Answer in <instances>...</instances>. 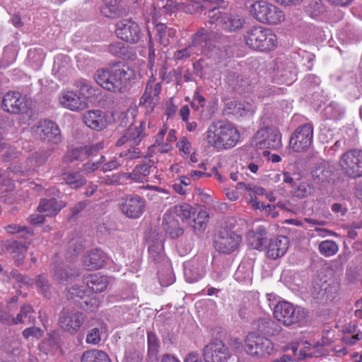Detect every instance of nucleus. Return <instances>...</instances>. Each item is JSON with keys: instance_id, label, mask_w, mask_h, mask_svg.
<instances>
[{"instance_id": "25", "label": "nucleus", "mask_w": 362, "mask_h": 362, "mask_svg": "<svg viewBox=\"0 0 362 362\" xmlns=\"http://www.w3.org/2000/svg\"><path fill=\"white\" fill-rule=\"evenodd\" d=\"M83 121L88 127L100 130L107 126V115L100 110H89L83 114Z\"/></svg>"}, {"instance_id": "43", "label": "nucleus", "mask_w": 362, "mask_h": 362, "mask_svg": "<svg viewBox=\"0 0 362 362\" xmlns=\"http://www.w3.org/2000/svg\"><path fill=\"white\" fill-rule=\"evenodd\" d=\"M209 219V214L204 210H200L194 218L193 228L197 232H202L206 228Z\"/></svg>"}, {"instance_id": "52", "label": "nucleus", "mask_w": 362, "mask_h": 362, "mask_svg": "<svg viewBox=\"0 0 362 362\" xmlns=\"http://www.w3.org/2000/svg\"><path fill=\"white\" fill-rule=\"evenodd\" d=\"M145 188L150 190V192L146 194L147 198L154 202H158L160 199L157 192L163 193L164 194H168L166 189L156 186L147 185Z\"/></svg>"}, {"instance_id": "47", "label": "nucleus", "mask_w": 362, "mask_h": 362, "mask_svg": "<svg viewBox=\"0 0 362 362\" xmlns=\"http://www.w3.org/2000/svg\"><path fill=\"white\" fill-rule=\"evenodd\" d=\"M76 87L78 88L79 95L81 97H85L87 100L88 98L91 97L95 94V89L91 86L90 83L85 79H80L76 83Z\"/></svg>"}, {"instance_id": "8", "label": "nucleus", "mask_w": 362, "mask_h": 362, "mask_svg": "<svg viewBox=\"0 0 362 362\" xmlns=\"http://www.w3.org/2000/svg\"><path fill=\"white\" fill-rule=\"evenodd\" d=\"M341 173L349 178L362 177V151L351 149L344 153L339 160Z\"/></svg>"}, {"instance_id": "13", "label": "nucleus", "mask_w": 362, "mask_h": 362, "mask_svg": "<svg viewBox=\"0 0 362 362\" xmlns=\"http://www.w3.org/2000/svg\"><path fill=\"white\" fill-rule=\"evenodd\" d=\"M33 133L43 141L58 144L62 140L58 126L49 119L41 120L32 127Z\"/></svg>"}, {"instance_id": "58", "label": "nucleus", "mask_w": 362, "mask_h": 362, "mask_svg": "<svg viewBox=\"0 0 362 362\" xmlns=\"http://www.w3.org/2000/svg\"><path fill=\"white\" fill-rule=\"evenodd\" d=\"M148 346L149 351L156 353L159 346V341L156 335L153 332H148L147 336Z\"/></svg>"}, {"instance_id": "16", "label": "nucleus", "mask_w": 362, "mask_h": 362, "mask_svg": "<svg viewBox=\"0 0 362 362\" xmlns=\"http://www.w3.org/2000/svg\"><path fill=\"white\" fill-rule=\"evenodd\" d=\"M49 154L47 152H36L33 153L23 165L13 163L10 169L14 174L30 175L37 168L46 163Z\"/></svg>"}, {"instance_id": "29", "label": "nucleus", "mask_w": 362, "mask_h": 362, "mask_svg": "<svg viewBox=\"0 0 362 362\" xmlns=\"http://www.w3.org/2000/svg\"><path fill=\"white\" fill-rule=\"evenodd\" d=\"M253 327L256 330L268 335H275L281 330V327L269 317L259 318L255 321Z\"/></svg>"}, {"instance_id": "23", "label": "nucleus", "mask_w": 362, "mask_h": 362, "mask_svg": "<svg viewBox=\"0 0 362 362\" xmlns=\"http://www.w3.org/2000/svg\"><path fill=\"white\" fill-rule=\"evenodd\" d=\"M95 148V151H100L104 147L103 141H99L95 144L86 146L84 147L74 148L65 155L63 160L65 163H70L75 160H83L87 157L92 156V148Z\"/></svg>"}, {"instance_id": "33", "label": "nucleus", "mask_w": 362, "mask_h": 362, "mask_svg": "<svg viewBox=\"0 0 362 362\" xmlns=\"http://www.w3.org/2000/svg\"><path fill=\"white\" fill-rule=\"evenodd\" d=\"M65 206L66 204L63 201L58 202L55 199H43L37 209L40 212L46 213L47 216H54Z\"/></svg>"}, {"instance_id": "32", "label": "nucleus", "mask_w": 362, "mask_h": 362, "mask_svg": "<svg viewBox=\"0 0 362 362\" xmlns=\"http://www.w3.org/2000/svg\"><path fill=\"white\" fill-rule=\"evenodd\" d=\"M332 175L327 163L322 162L317 165L311 172L313 180L317 184H322L329 182Z\"/></svg>"}, {"instance_id": "21", "label": "nucleus", "mask_w": 362, "mask_h": 362, "mask_svg": "<svg viewBox=\"0 0 362 362\" xmlns=\"http://www.w3.org/2000/svg\"><path fill=\"white\" fill-rule=\"evenodd\" d=\"M207 261L204 257H197L184 264V274L186 281L192 283L199 281L205 274Z\"/></svg>"}, {"instance_id": "3", "label": "nucleus", "mask_w": 362, "mask_h": 362, "mask_svg": "<svg viewBox=\"0 0 362 362\" xmlns=\"http://www.w3.org/2000/svg\"><path fill=\"white\" fill-rule=\"evenodd\" d=\"M245 41L253 49L269 51L276 47L277 37L269 28L254 26L245 35Z\"/></svg>"}, {"instance_id": "51", "label": "nucleus", "mask_w": 362, "mask_h": 362, "mask_svg": "<svg viewBox=\"0 0 362 362\" xmlns=\"http://www.w3.org/2000/svg\"><path fill=\"white\" fill-rule=\"evenodd\" d=\"M306 11L312 18L320 16L325 11V7L321 0L312 1L307 6Z\"/></svg>"}, {"instance_id": "37", "label": "nucleus", "mask_w": 362, "mask_h": 362, "mask_svg": "<svg viewBox=\"0 0 362 362\" xmlns=\"http://www.w3.org/2000/svg\"><path fill=\"white\" fill-rule=\"evenodd\" d=\"M81 362H111V361L105 351L92 349L86 351L82 354Z\"/></svg>"}, {"instance_id": "12", "label": "nucleus", "mask_w": 362, "mask_h": 362, "mask_svg": "<svg viewBox=\"0 0 362 362\" xmlns=\"http://www.w3.org/2000/svg\"><path fill=\"white\" fill-rule=\"evenodd\" d=\"M115 33L119 38L131 44L137 43L141 37L139 24L131 19H123L117 22Z\"/></svg>"}, {"instance_id": "64", "label": "nucleus", "mask_w": 362, "mask_h": 362, "mask_svg": "<svg viewBox=\"0 0 362 362\" xmlns=\"http://www.w3.org/2000/svg\"><path fill=\"white\" fill-rule=\"evenodd\" d=\"M141 155V151L138 148H134L133 150H127L121 153L120 157H126L127 159L133 160L138 158Z\"/></svg>"}, {"instance_id": "20", "label": "nucleus", "mask_w": 362, "mask_h": 362, "mask_svg": "<svg viewBox=\"0 0 362 362\" xmlns=\"http://www.w3.org/2000/svg\"><path fill=\"white\" fill-rule=\"evenodd\" d=\"M241 242L240 235L232 231H223L217 237L215 245L219 252L229 254L236 250Z\"/></svg>"}, {"instance_id": "42", "label": "nucleus", "mask_w": 362, "mask_h": 362, "mask_svg": "<svg viewBox=\"0 0 362 362\" xmlns=\"http://www.w3.org/2000/svg\"><path fill=\"white\" fill-rule=\"evenodd\" d=\"M345 112L344 108L335 102H332L325 108V114L329 119H339Z\"/></svg>"}, {"instance_id": "15", "label": "nucleus", "mask_w": 362, "mask_h": 362, "mask_svg": "<svg viewBox=\"0 0 362 362\" xmlns=\"http://www.w3.org/2000/svg\"><path fill=\"white\" fill-rule=\"evenodd\" d=\"M160 91V83H155V78L151 77L146 83L144 93L139 102L140 107L145 110L146 114H150L153 111Z\"/></svg>"}, {"instance_id": "63", "label": "nucleus", "mask_w": 362, "mask_h": 362, "mask_svg": "<svg viewBox=\"0 0 362 362\" xmlns=\"http://www.w3.org/2000/svg\"><path fill=\"white\" fill-rule=\"evenodd\" d=\"M280 76L282 77L281 82L288 84H291L296 80V74L291 70L281 73Z\"/></svg>"}, {"instance_id": "59", "label": "nucleus", "mask_w": 362, "mask_h": 362, "mask_svg": "<svg viewBox=\"0 0 362 362\" xmlns=\"http://www.w3.org/2000/svg\"><path fill=\"white\" fill-rule=\"evenodd\" d=\"M332 288L330 286L325 287L324 288H321L320 291L318 293V296L316 298L321 301H327L332 300L334 298V295L332 292H331Z\"/></svg>"}, {"instance_id": "7", "label": "nucleus", "mask_w": 362, "mask_h": 362, "mask_svg": "<svg viewBox=\"0 0 362 362\" xmlns=\"http://www.w3.org/2000/svg\"><path fill=\"white\" fill-rule=\"evenodd\" d=\"M216 22L222 30L228 32H235L243 28L245 20L238 13H223L214 8L209 10L208 23L212 24Z\"/></svg>"}, {"instance_id": "61", "label": "nucleus", "mask_w": 362, "mask_h": 362, "mask_svg": "<svg viewBox=\"0 0 362 362\" xmlns=\"http://www.w3.org/2000/svg\"><path fill=\"white\" fill-rule=\"evenodd\" d=\"M159 280L162 286H168L174 282V276L170 268L167 269L165 276L159 273Z\"/></svg>"}, {"instance_id": "57", "label": "nucleus", "mask_w": 362, "mask_h": 362, "mask_svg": "<svg viewBox=\"0 0 362 362\" xmlns=\"http://www.w3.org/2000/svg\"><path fill=\"white\" fill-rule=\"evenodd\" d=\"M177 147L180 152L183 153L185 155H188L191 151V142L186 136H182L177 143Z\"/></svg>"}, {"instance_id": "27", "label": "nucleus", "mask_w": 362, "mask_h": 362, "mask_svg": "<svg viewBox=\"0 0 362 362\" xmlns=\"http://www.w3.org/2000/svg\"><path fill=\"white\" fill-rule=\"evenodd\" d=\"M163 225L165 232L173 238L181 235L183 233L175 216L169 210L163 216Z\"/></svg>"}, {"instance_id": "28", "label": "nucleus", "mask_w": 362, "mask_h": 362, "mask_svg": "<svg viewBox=\"0 0 362 362\" xmlns=\"http://www.w3.org/2000/svg\"><path fill=\"white\" fill-rule=\"evenodd\" d=\"M154 162L151 160H147L144 163L136 165L128 177L137 182L146 181V177L151 174Z\"/></svg>"}, {"instance_id": "60", "label": "nucleus", "mask_w": 362, "mask_h": 362, "mask_svg": "<svg viewBox=\"0 0 362 362\" xmlns=\"http://www.w3.org/2000/svg\"><path fill=\"white\" fill-rule=\"evenodd\" d=\"M151 257L156 261L158 260L163 252V245L161 243L152 245L148 249Z\"/></svg>"}, {"instance_id": "44", "label": "nucleus", "mask_w": 362, "mask_h": 362, "mask_svg": "<svg viewBox=\"0 0 362 362\" xmlns=\"http://www.w3.org/2000/svg\"><path fill=\"white\" fill-rule=\"evenodd\" d=\"M76 303L83 309L90 312L96 310L100 306V301L95 296H90L86 294L81 300H76Z\"/></svg>"}, {"instance_id": "40", "label": "nucleus", "mask_w": 362, "mask_h": 362, "mask_svg": "<svg viewBox=\"0 0 362 362\" xmlns=\"http://www.w3.org/2000/svg\"><path fill=\"white\" fill-rule=\"evenodd\" d=\"M247 239L248 245L255 250L262 251L266 248L264 245L267 243V239L265 237H262L261 233L256 235L255 231H249L247 233Z\"/></svg>"}, {"instance_id": "55", "label": "nucleus", "mask_w": 362, "mask_h": 362, "mask_svg": "<svg viewBox=\"0 0 362 362\" xmlns=\"http://www.w3.org/2000/svg\"><path fill=\"white\" fill-rule=\"evenodd\" d=\"M108 51L115 56L122 57L127 53V47L123 43L117 42L109 45Z\"/></svg>"}, {"instance_id": "35", "label": "nucleus", "mask_w": 362, "mask_h": 362, "mask_svg": "<svg viewBox=\"0 0 362 362\" xmlns=\"http://www.w3.org/2000/svg\"><path fill=\"white\" fill-rule=\"evenodd\" d=\"M59 180L62 181V183H65L73 189L79 188L86 182L84 177L78 172L64 173L60 176Z\"/></svg>"}, {"instance_id": "24", "label": "nucleus", "mask_w": 362, "mask_h": 362, "mask_svg": "<svg viewBox=\"0 0 362 362\" xmlns=\"http://www.w3.org/2000/svg\"><path fill=\"white\" fill-rule=\"evenodd\" d=\"M289 246V240L286 236H279L270 240L267 247V257L276 259L284 255Z\"/></svg>"}, {"instance_id": "6", "label": "nucleus", "mask_w": 362, "mask_h": 362, "mask_svg": "<svg viewBox=\"0 0 362 362\" xmlns=\"http://www.w3.org/2000/svg\"><path fill=\"white\" fill-rule=\"evenodd\" d=\"M250 12L257 21L263 23L276 25L284 20V12L265 1L255 2L251 6Z\"/></svg>"}, {"instance_id": "38", "label": "nucleus", "mask_w": 362, "mask_h": 362, "mask_svg": "<svg viewBox=\"0 0 362 362\" xmlns=\"http://www.w3.org/2000/svg\"><path fill=\"white\" fill-rule=\"evenodd\" d=\"M78 272H73L71 268L57 266L54 270V279L59 284H64L71 281L75 276H78Z\"/></svg>"}, {"instance_id": "45", "label": "nucleus", "mask_w": 362, "mask_h": 362, "mask_svg": "<svg viewBox=\"0 0 362 362\" xmlns=\"http://www.w3.org/2000/svg\"><path fill=\"white\" fill-rule=\"evenodd\" d=\"M33 313V310L31 305H24L21 308L20 312L16 317H10L9 318H6V320L8 322H13L16 325L23 323L25 322L24 319L27 317H28L30 320H31L30 314Z\"/></svg>"}, {"instance_id": "4", "label": "nucleus", "mask_w": 362, "mask_h": 362, "mask_svg": "<svg viewBox=\"0 0 362 362\" xmlns=\"http://www.w3.org/2000/svg\"><path fill=\"white\" fill-rule=\"evenodd\" d=\"M274 317L285 326L297 325L300 326L304 324L308 317L306 310L299 306L287 302H279L274 309Z\"/></svg>"}, {"instance_id": "11", "label": "nucleus", "mask_w": 362, "mask_h": 362, "mask_svg": "<svg viewBox=\"0 0 362 362\" xmlns=\"http://www.w3.org/2000/svg\"><path fill=\"white\" fill-rule=\"evenodd\" d=\"M313 139V127L310 124H303L291 134L289 146L296 152H303L311 146Z\"/></svg>"}, {"instance_id": "17", "label": "nucleus", "mask_w": 362, "mask_h": 362, "mask_svg": "<svg viewBox=\"0 0 362 362\" xmlns=\"http://www.w3.org/2000/svg\"><path fill=\"white\" fill-rule=\"evenodd\" d=\"M59 104L64 108L74 112L83 110L88 107V101L77 92L64 90L59 95Z\"/></svg>"}, {"instance_id": "18", "label": "nucleus", "mask_w": 362, "mask_h": 362, "mask_svg": "<svg viewBox=\"0 0 362 362\" xmlns=\"http://www.w3.org/2000/svg\"><path fill=\"white\" fill-rule=\"evenodd\" d=\"M120 207L127 217L138 218L144 211L145 202L139 195L129 194L122 198Z\"/></svg>"}, {"instance_id": "1", "label": "nucleus", "mask_w": 362, "mask_h": 362, "mask_svg": "<svg viewBox=\"0 0 362 362\" xmlns=\"http://www.w3.org/2000/svg\"><path fill=\"white\" fill-rule=\"evenodd\" d=\"M134 76L132 69L127 65L116 64L110 67L98 69L94 75L96 83L103 88L112 91H120L127 81Z\"/></svg>"}, {"instance_id": "62", "label": "nucleus", "mask_w": 362, "mask_h": 362, "mask_svg": "<svg viewBox=\"0 0 362 362\" xmlns=\"http://www.w3.org/2000/svg\"><path fill=\"white\" fill-rule=\"evenodd\" d=\"M206 9L208 10V13L209 10L214 9V8L219 10V8L223 7L225 5V1L223 0H203Z\"/></svg>"}, {"instance_id": "50", "label": "nucleus", "mask_w": 362, "mask_h": 362, "mask_svg": "<svg viewBox=\"0 0 362 362\" xmlns=\"http://www.w3.org/2000/svg\"><path fill=\"white\" fill-rule=\"evenodd\" d=\"M35 284L39 291L46 298L50 296V284L44 275H38L35 280Z\"/></svg>"}, {"instance_id": "56", "label": "nucleus", "mask_w": 362, "mask_h": 362, "mask_svg": "<svg viewBox=\"0 0 362 362\" xmlns=\"http://www.w3.org/2000/svg\"><path fill=\"white\" fill-rule=\"evenodd\" d=\"M101 341L100 332L98 328L91 329L87 334L86 341L89 344H98Z\"/></svg>"}, {"instance_id": "31", "label": "nucleus", "mask_w": 362, "mask_h": 362, "mask_svg": "<svg viewBox=\"0 0 362 362\" xmlns=\"http://www.w3.org/2000/svg\"><path fill=\"white\" fill-rule=\"evenodd\" d=\"M156 37L158 42L163 47L170 45L176 34V30L173 28L167 26L164 23H158L156 26Z\"/></svg>"}, {"instance_id": "2", "label": "nucleus", "mask_w": 362, "mask_h": 362, "mask_svg": "<svg viewBox=\"0 0 362 362\" xmlns=\"http://www.w3.org/2000/svg\"><path fill=\"white\" fill-rule=\"evenodd\" d=\"M207 144L221 151L233 148L240 140V133L233 125L216 122L211 123L205 134Z\"/></svg>"}, {"instance_id": "22", "label": "nucleus", "mask_w": 362, "mask_h": 362, "mask_svg": "<svg viewBox=\"0 0 362 362\" xmlns=\"http://www.w3.org/2000/svg\"><path fill=\"white\" fill-rule=\"evenodd\" d=\"M2 107L8 112L18 114L26 111L25 98L18 92H8L2 99Z\"/></svg>"}, {"instance_id": "10", "label": "nucleus", "mask_w": 362, "mask_h": 362, "mask_svg": "<svg viewBox=\"0 0 362 362\" xmlns=\"http://www.w3.org/2000/svg\"><path fill=\"white\" fill-rule=\"evenodd\" d=\"M252 145L257 148L277 149L281 146V134L274 127L259 129L252 139Z\"/></svg>"}, {"instance_id": "19", "label": "nucleus", "mask_w": 362, "mask_h": 362, "mask_svg": "<svg viewBox=\"0 0 362 362\" xmlns=\"http://www.w3.org/2000/svg\"><path fill=\"white\" fill-rule=\"evenodd\" d=\"M230 356L228 347L219 340L209 343L204 349L206 362H227Z\"/></svg>"}, {"instance_id": "48", "label": "nucleus", "mask_w": 362, "mask_h": 362, "mask_svg": "<svg viewBox=\"0 0 362 362\" xmlns=\"http://www.w3.org/2000/svg\"><path fill=\"white\" fill-rule=\"evenodd\" d=\"M315 189L313 185L308 182H302L294 189L293 194L298 198H304L314 193Z\"/></svg>"}, {"instance_id": "39", "label": "nucleus", "mask_w": 362, "mask_h": 362, "mask_svg": "<svg viewBox=\"0 0 362 362\" xmlns=\"http://www.w3.org/2000/svg\"><path fill=\"white\" fill-rule=\"evenodd\" d=\"M319 252L325 257L336 255L339 250L337 243L331 240H323L318 245Z\"/></svg>"}, {"instance_id": "34", "label": "nucleus", "mask_w": 362, "mask_h": 362, "mask_svg": "<svg viewBox=\"0 0 362 362\" xmlns=\"http://www.w3.org/2000/svg\"><path fill=\"white\" fill-rule=\"evenodd\" d=\"M86 283L93 291L102 292L108 284V278L99 274H93L86 278Z\"/></svg>"}, {"instance_id": "54", "label": "nucleus", "mask_w": 362, "mask_h": 362, "mask_svg": "<svg viewBox=\"0 0 362 362\" xmlns=\"http://www.w3.org/2000/svg\"><path fill=\"white\" fill-rule=\"evenodd\" d=\"M86 291L82 286L74 285L68 291V297L74 300H81L84 298Z\"/></svg>"}, {"instance_id": "5", "label": "nucleus", "mask_w": 362, "mask_h": 362, "mask_svg": "<svg viewBox=\"0 0 362 362\" xmlns=\"http://www.w3.org/2000/svg\"><path fill=\"white\" fill-rule=\"evenodd\" d=\"M245 343L247 354L255 358H267L274 351L272 341L255 332H251L246 336Z\"/></svg>"}, {"instance_id": "49", "label": "nucleus", "mask_w": 362, "mask_h": 362, "mask_svg": "<svg viewBox=\"0 0 362 362\" xmlns=\"http://www.w3.org/2000/svg\"><path fill=\"white\" fill-rule=\"evenodd\" d=\"M183 9L188 13H199L207 10L203 0H189Z\"/></svg>"}, {"instance_id": "26", "label": "nucleus", "mask_w": 362, "mask_h": 362, "mask_svg": "<svg viewBox=\"0 0 362 362\" xmlns=\"http://www.w3.org/2000/svg\"><path fill=\"white\" fill-rule=\"evenodd\" d=\"M107 257L103 251L93 250L90 251L83 258V266L88 270H96L100 269L105 263Z\"/></svg>"}, {"instance_id": "9", "label": "nucleus", "mask_w": 362, "mask_h": 362, "mask_svg": "<svg viewBox=\"0 0 362 362\" xmlns=\"http://www.w3.org/2000/svg\"><path fill=\"white\" fill-rule=\"evenodd\" d=\"M211 47L210 34L204 29L199 30L194 36L192 43L188 47L177 50L174 54L176 60H182L192 54H199L209 51Z\"/></svg>"}, {"instance_id": "36", "label": "nucleus", "mask_w": 362, "mask_h": 362, "mask_svg": "<svg viewBox=\"0 0 362 362\" xmlns=\"http://www.w3.org/2000/svg\"><path fill=\"white\" fill-rule=\"evenodd\" d=\"M175 216L180 218L182 222H189L195 214V209L187 203L176 205L169 209Z\"/></svg>"}, {"instance_id": "14", "label": "nucleus", "mask_w": 362, "mask_h": 362, "mask_svg": "<svg viewBox=\"0 0 362 362\" xmlns=\"http://www.w3.org/2000/svg\"><path fill=\"white\" fill-rule=\"evenodd\" d=\"M85 320L83 313L76 310H66L60 314L59 325L62 329L71 334H76Z\"/></svg>"}, {"instance_id": "41", "label": "nucleus", "mask_w": 362, "mask_h": 362, "mask_svg": "<svg viewBox=\"0 0 362 362\" xmlns=\"http://www.w3.org/2000/svg\"><path fill=\"white\" fill-rule=\"evenodd\" d=\"M143 124L144 122H141L139 127L131 126L127 129L126 132L128 135L130 146L138 145L144 137Z\"/></svg>"}, {"instance_id": "46", "label": "nucleus", "mask_w": 362, "mask_h": 362, "mask_svg": "<svg viewBox=\"0 0 362 362\" xmlns=\"http://www.w3.org/2000/svg\"><path fill=\"white\" fill-rule=\"evenodd\" d=\"M252 274V268L250 264L241 263L235 273V278L240 281H244L251 279Z\"/></svg>"}, {"instance_id": "30", "label": "nucleus", "mask_w": 362, "mask_h": 362, "mask_svg": "<svg viewBox=\"0 0 362 362\" xmlns=\"http://www.w3.org/2000/svg\"><path fill=\"white\" fill-rule=\"evenodd\" d=\"M227 106L230 110L229 113H231L238 117L251 116L255 112V109L253 104L245 101H232L228 103Z\"/></svg>"}, {"instance_id": "53", "label": "nucleus", "mask_w": 362, "mask_h": 362, "mask_svg": "<svg viewBox=\"0 0 362 362\" xmlns=\"http://www.w3.org/2000/svg\"><path fill=\"white\" fill-rule=\"evenodd\" d=\"M43 334L44 332L41 328L35 326L25 328L22 332L23 338L27 340L31 337L33 339H39L43 336Z\"/></svg>"}]
</instances>
